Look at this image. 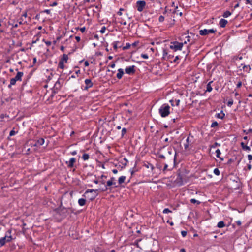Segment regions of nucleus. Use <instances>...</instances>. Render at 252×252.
Listing matches in <instances>:
<instances>
[{
    "mask_svg": "<svg viewBox=\"0 0 252 252\" xmlns=\"http://www.w3.org/2000/svg\"><path fill=\"white\" fill-rule=\"evenodd\" d=\"M139 42H135L134 43H133L132 44H131V46L133 47H135L138 44Z\"/></svg>",
    "mask_w": 252,
    "mask_h": 252,
    "instance_id": "nucleus-47",
    "label": "nucleus"
},
{
    "mask_svg": "<svg viewBox=\"0 0 252 252\" xmlns=\"http://www.w3.org/2000/svg\"><path fill=\"white\" fill-rule=\"evenodd\" d=\"M64 63H63V61H60L59 67L61 69H63L64 68Z\"/></svg>",
    "mask_w": 252,
    "mask_h": 252,
    "instance_id": "nucleus-33",
    "label": "nucleus"
},
{
    "mask_svg": "<svg viewBox=\"0 0 252 252\" xmlns=\"http://www.w3.org/2000/svg\"><path fill=\"white\" fill-rule=\"evenodd\" d=\"M57 5V2H54L53 3H52L51 4V6H55Z\"/></svg>",
    "mask_w": 252,
    "mask_h": 252,
    "instance_id": "nucleus-56",
    "label": "nucleus"
},
{
    "mask_svg": "<svg viewBox=\"0 0 252 252\" xmlns=\"http://www.w3.org/2000/svg\"><path fill=\"white\" fill-rule=\"evenodd\" d=\"M218 124L217 122H214L212 123L211 124V127H214L215 126H218Z\"/></svg>",
    "mask_w": 252,
    "mask_h": 252,
    "instance_id": "nucleus-41",
    "label": "nucleus"
},
{
    "mask_svg": "<svg viewBox=\"0 0 252 252\" xmlns=\"http://www.w3.org/2000/svg\"><path fill=\"white\" fill-rule=\"evenodd\" d=\"M23 76L22 72H18L14 79L16 81H21L22 77Z\"/></svg>",
    "mask_w": 252,
    "mask_h": 252,
    "instance_id": "nucleus-11",
    "label": "nucleus"
},
{
    "mask_svg": "<svg viewBox=\"0 0 252 252\" xmlns=\"http://www.w3.org/2000/svg\"><path fill=\"white\" fill-rule=\"evenodd\" d=\"M141 56L142 58L145 59H147L148 58V56L147 54H141Z\"/></svg>",
    "mask_w": 252,
    "mask_h": 252,
    "instance_id": "nucleus-43",
    "label": "nucleus"
},
{
    "mask_svg": "<svg viewBox=\"0 0 252 252\" xmlns=\"http://www.w3.org/2000/svg\"><path fill=\"white\" fill-rule=\"evenodd\" d=\"M169 57V56H168L167 51L166 50L164 49L163 50V57H162L163 59L165 60H168Z\"/></svg>",
    "mask_w": 252,
    "mask_h": 252,
    "instance_id": "nucleus-14",
    "label": "nucleus"
},
{
    "mask_svg": "<svg viewBox=\"0 0 252 252\" xmlns=\"http://www.w3.org/2000/svg\"><path fill=\"white\" fill-rule=\"evenodd\" d=\"M68 59V56L66 54H63L60 61H63V63H66Z\"/></svg>",
    "mask_w": 252,
    "mask_h": 252,
    "instance_id": "nucleus-21",
    "label": "nucleus"
},
{
    "mask_svg": "<svg viewBox=\"0 0 252 252\" xmlns=\"http://www.w3.org/2000/svg\"><path fill=\"white\" fill-rule=\"evenodd\" d=\"M186 38H187V40H185L183 43V45L184 44H186L188 42H189L190 41V36H189V35H188L186 37Z\"/></svg>",
    "mask_w": 252,
    "mask_h": 252,
    "instance_id": "nucleus-30",
    "label": "nucleus"
},
{
    "mask_svg": "<svg viewBox=\"0 0 252 252\" xmlns=\"http://www.w3.org/2000/svg\"><path fill=\"white\" fill-rule=\"evenodd\" d=\"M16 82V81L14 79V78H12L10 79V83L8 85V87L10 88L12 85H14L15 84Z\"/></svg>",
    "mask_w": 252,
    "mask_h": 252,
    "instance_id": "nucleus-25",
    "label": "nucleus"
},
{
    "mask_svg": "<svg viewBox=\"0 0 252 252\" xmlns=\"http://www.w3.org/2000/svg\"><path fill=\"white\" fill-rule=\"evenodd\" d=\"M241 86H242V83H241V82H240H240H239L238 83V84H237V87L238 88H239V87H240Z\"/></svg>",
    "mask_w": 252,
    "mask_h": 252,
    "instance_id": "nucleus-52",
    "label": "nucleus"
},
{
    "mask_svg": "<svg viewBox=\"0 0 252 252\" xmlns=\"http://www.w3.org/2000/svg\"><path fill=\"white\" fill-rule=\"evenodd\" d=\"M59 85H60V82H59V81H58L55 83V86L56 87H58V86H59Z\"/></svg>",
    "mask_w": 252,
    "mask_h": 252,
    "instance_id": "nucleus-61",
    "label": "nucleus"
},
{
    "mask_svg": "<svg viewBox=\"0 0 252 252\" xmlns=\"http://www.w3.org/2000/svg\"><path fill=\"white\" fill-rule=\"evenodd\" d=\"M75 39L78 42L80 41V37L79 36H75Z\"/></svg>",
    "mask_w": 252,
    "mask_h": 252,
    "instance_id": "nucleus-59",
    "label": "nucleus"
},
{
    "mask_svg": "<svg viewBox=\"0 0 252 252\" xmlns=\"http://www.w3.org/2000/svg\"><path fill=\"white\" fill-rule=\"evenodd\" d=\"M231 14V13L230 12H229V11H226L223 13V17L224 18H227L228 17L230 16Z\"/></svg>",
    "mask_w": 252,
    "mask_h": 252,
    "instance_id": "nucleus-26",
    "label": "nucleus"
},
{
    "mask_svg": "<svg viewBox=\"0 0 252 252\" xmlns=\"http://www.w3.org/2000/svg\"><path fill=\"white\" fill-rule=\"evenodd\" d=\"M158 20L160 22H162L164 20V17L161 15L159 16Z\"/></svg>",
    "mask_w": 252,
    "mask_h": 252,
    "instance_id": "nucleus-40",
    "label": "nucleus"
},
{
    "mask_svg": "<svg viewBox=\"0 0 252 252\" xmlns=\"http://www.w3.org/2000/svg\"><path fill=\"white\" fill-rule=\"evenodd\" d=\"M126 132V129L125 128H123L122 130V136H123Z\"/></svg>",
    "mask_w": 252,
    "mask_h": 252,
    "instance_id": "nucleus-44",
    "label": "nucleus"
},
{
    "mask_svg": "<svg viewBox=\"0 0 252 252\" xmlns=\"http://www.w3.org/2000/svg\"><path fill=\"white\" fill-rule=\"evenodd\" d=\"M190 202H191V203H194V204L196 203L197 204H199L200 203V201H199L195 199H193V198L191 199L190 200Z\"/></svg>",
    "mask_w": 252,
    "mask_h": 252,
    "instance_id": "nucleus-34",
    "label": "nucleus"
},
{
    "mask_svg": "<svg viewBox=\"0 0 252 252\" xmlns=\"http://www.w3.org/2000/svg\"><path fill=\"white\" fill-rule=\"evenodd\" d=\"M126 179V177L125 176H121L119 179H118V182L120 185L122 184V183H124L125 180Z\"/></svg>",
    "mask_w": 252,
    "mask_h": 252,
    "instance_id": "nucleus-17",
    "label": "nucleus"
},
{
    "mask_svg": "<svg viewBox=\"0 0 252 252\" xmlns=\"http://www.w3.org/2000/svg\"><path fill=\"white\" fill-rule=\"evenodd\" d=\"M241 146L244 150L250 151V147L249 146L245 145L243 142L241 143Z\"/></svg>",
    "mask_w": 252,
    "mask_h": 252,
    "instance_id": "nucleus-24",
    "label": "nucleus"
},
{
    "mask_svg": "<svg viewBox=\"0 0 252 252\" xmlns=\"http://www.w3.org/2000/svg\"><path fill=\"white\" fill-rule=\"evenodd\" d=\"M118 72L117 73L116 76L118 79H120L122 78L124 72V70L122 68H120L118 70Z\"/></svg>",
    "mask_w": 252,
    "mask_h": 252,
    "instance_id": "nucleus-12",
    "label": "nucleus"
},
{
    "mask_svg": "<svg viewBox=\"0 0 252 252\" xmlns=\"http://www.w3.org/2000/svg\"><path fill=\"white\" fill-rule=\"evenodd\" d=\"M124 10H125L124 9L120 8L119 9V11L117 13L118 15H119V16H122V11H123Z\"/></svg>",
    "mask_w": 252,
    "mask_h": 252,
    "instance_id": "nucleus-39",
    "label": "nucleus"
},
{
    "mask_svg": "<svg viewBox=\"0 0 252 252\" xmlns=\"http://www.w3.org/2000/svg\"><path fill=\"white\" fill-rule=\"evenodd\" d=\"M213 172L217 176H219L220 174V172L218 168L214 169Z\"/></svg>",
    "mask_w": 252,
    "mask_h": 252,
    "instance_id": "nucleus-31",
    "label": "nucleus"
},
{
    "mask_svg": "<svg viewBox=\"0 0 252 252\" xmlns=\"http://www.w3.org/2000/svg\"><path fill=\"white\" fill-rule=\"evenodd\" d=\"M134 67H135V66L134 65L126 67L125 69L126 73L128 74H132L134 73V72H135Z\"/></svg>",
    "mask_w": 252,
    "mask_h": 252,
    "instance_id": "nucleus-7",
    "label": "nucleus"
},
{
    "mask_svg": "<svg viewBox=\"0 0 252 252\" xmlns=\"http://www.w3.org/2000/svg\"><path fill=\"white\" fill-rule=\"evenodd\" d=\"M120 23L124 25H126L127 24L126 22L122 18H121Z\"/></svg>",
    "mask_w": 252,
    "mask_h": 252,
    "instance_id": "nucleus-35",
    "label": "nucleus"
},
{
    "mask_svg": "<svg viewBox=\"0 0 252 252\" xmlns=\"http://www.w3.org/2000/svg\"><path fill=\"white\" fill-rule=\"evenodd\" d=\"M246 0V4H250L251 5H252V0Z\"/></svg>",
    "mask_w": 252,
    "mask_h": 252,
    "instance_id": "nucleus-48",
    "label": "nucleus"
},
{
    "mask_svg": "<svg viewBox=\"0 0 252 252\" xmlns=\"http://www.w3.org/2000/svg\"><path fill=\"white\" fill-rule=\"evenodd\" d=\"M171 12V10H170L169 11L167 10H165V11L164 12L163 14H167V15H168L169 14H170Z\"/></svg>",
    "mask_w": 252,
    "mask_h": 252,
    "instance_id": "nucleus-50",
    "label": "nucleus"
},
{
    "mask_svg": "<svg viewBox=\"0 0 252 252\" xmlns=\"http://www.w3.org/2000/svg\"><path fill=\"white\" fill-rule=\"evenodd\" d=\"M70 154H71L72 155H76V154H77V151H73L71 152L70 153Z\"/></svg>",
    "mask_w": 252,
    "mask_h": 252,
    "instance_id": "nucleus-54",
    "label": "nucleus"
},
{
    "mask_svg": "<svg viewBox=\"0 0 252 252\" xmlns=\"http://www.w3.org/2000/svg\"><path fill=\"white\" fill-rule=\"evenodd\" d=\"M213 82V81H210L209 82L207 85V89H206V91L208 92H210L212 91V87L211 85V83Z\"/></svg>",
    "mask_w": 252,
    "mask_h": 252,
    "instance_id": "nucleus-18",
    "label": "nucleus"
},
{
    "mask_svg": "<svg viewBox=\"0 0 252 252\" xmlns=\"http://www.w3.org/2000/svg\"><path fill=\"white\" fill-rule=\"evenodd\" d=\"M82 158L84 160H87L89 158V155L88 154H84L82 156Z\"/></svg>",
    "mask_w": 252,
    "mask_h": 252,
    "instance_id": "nucleus-28",
    "label": "nucleus"
},
{
    "mask_svg": "<svg viewBox=\"0 0 252 252\" xmlns=\"http://www.w3.org/2000/svg\"><path fill=\"white\" fill-rule=\"evenodd\" d=\"M84 65H85V66H88L89 65V62L88 61H85Z\"/></svg>",
    "mask_w": 252,
    "mask_h": 252,
    "instance_id": "nucleus-60",
    "label": "nucleus"
},
{
    "mask_svg": "<svg viewBox=\"0 0 252 252\" xmlns=\"http://www.w3.org/2000/svg\"><path fill=\"white\" fill-rule=\"evenodd\" d=\"M99 183H100L101 184H102L103 185H104L105 184V181L102 179L101 180H100Z\"/></svg>",
    "mask_w": 252,
    "mask_h": 252,
    "instance_id": "nucleus-58",
    "label": "nucleus"
},
{
    "mask_svg": "<svg viewBox=\"0 0 252 252\" xmlns=\"http://www.w3.org/2000/svg\"><path fill=\"white\" fill-rule=\"evenodd\" d=\"M183 46V42H179L177 41L172 42L170 45V48L172 49L174 52L181 51Z\"/></svg>",
    "mask_w": 252,
    "mask_h": 252,
    "instance_id": "nucleus-2",
    "label": "nucleus"
},
{
    "mask_svg": "<svg viewBox=\"0 0 252 252\" xmlns=\"http://www.w3.org/2000/svg\"><path fill=\"white\" fill-rule=\"evenodd\" d=\"M75 162L76 159L74 158H72L69 161H66V164L69 168H71L73 167Z\"/></svg>",
    "mask_w": 252,
    "mask_h": 252,
    "instance_id": "nucleus-10",
    "label": "nucleus"
},
{
    "mask_svg": "<svg viewBox=\"0 0 252 252\" xmlns=\"http://www.w3.org/2000/svg\"><path fill=\"white\" fill-rule=\"evenodd\" d=\"M80 30L82 32H84L86 30V28L85 27H82L80 28Z\"/></svg>",
    "mask_w": 252,
    "mask_h": 252,
    "instance_id": "nucleus-49",
    "label": "nucleus"
},
{
    "mask_svg": "<svg viewBox=\"0 0 252 252\" xmlns=\"http://www.w3.org/2000/svg\"><path fill=\"white\" fill-rule=\"evenodd\" d=\"M86 202V199L84 198H80L78 200V204L81 206H84Z\"/></svg>",
    "mask_w": 252,
    "mask_h": 252,
    "instance_id": "nucleus-16",
    "label": "nucleus"
},
{
    "mask_svg": "<svg viewBox=\"0 0 252 252\" xmlns=\"http://www.w3.org/2000/svg\"><path fill=\"white\" fill-rule=\"evenodd\" d=\"M105 31H106V27L105 26H103L101 28V29L100 31V32L101 33H104L105 32Z\"/></svg>",
    "mask_w": 252,
    "mask_h": 252,
    "instance_id": "nucleus-38",
    "label": "nucleus"
},
{
    "mask_svg": "<svg viewBox=\"0 0 252 252\" xmlns=\"http://www.w3.org/2000/svg\"><path fill=\"white\" fill-rule=\"evenodd\" d=\"M248 159L249 160H252V156L251 155H248Z\"/></svg>",
    "mask_w": 252,
    "mask_h": 252,
    "instance_id": "nucleus-51",
    "label": "nucleus"
},
{
    "mask_svg": "<svg viewBox=\"0 0 252 252\" xmlns=\"http://www.w3.org/2000/svg\"><path fill=\"white\" fill-rule=\"evenodd\" d=\"M12 240L10 231L6 232L4 237L0 239V247L3 246L6 242H10Z\"/></svg>",
    "mask_w": 252,
    "mask_h": 252,
    "instance_id": "nucleus-3",
    "label": "nucleus"
},
{
    "mask_svg": "<svg viewBox=\"0 0 252 252\" xmlns=\"http://www.w3.org/2000/svg\"><path fill=\"white\" fill-rule=\"evenodd\" d=\"M180 100H175V101H173V100H171L170 101V102L171 103V104L172 106H174V105L178 106L180 103Z\"/></svg>",
    "mask_w": 252,
    "mask_h": 252,
    "instance_id": "nucleus-15",
    "label": "nucleus"
},
{
    "mask_svg": "<svg viewBox=\"0 0 252 252\" xmlns=\"http://www.w3.org/2000/svg\"><path fill=\"white\" fill-rule=\"evenodd\" d=\"M95 191V190L93 189H87L85 192L84 193V194H83V196H86V195L89 192H94Z\"/></svg>",
    "mask_w": 252,
    "mask_h": 252,
    "instance_id": "nucleus-27",
    "label": "nucleus"
},
{
    "mask_svg": "<svg viewBox=\"0 0 252 252\" xmlns=\"http://www.w3.org/2000/svg\"><path fill=\"white\" fill-rule=\"evenodd\" d=\"M119 41H114L112 43V45L115 50H117L118 48Z\"/></svg>",
    "mask_w": 252,
    "mask_h": 252,
    "instance_id": "nucleus-23",
    "label": "nucleus"
},
{
    "mask_svg": "<svg viewBox=\"0 0 252 252\" xmlns=\"http://www.w3.org/2000/svg\"><path fill=\"white\" fill-rule=\"evenodd\" d=\"M170 106L167 104H163L159 109V113L162 117H166L170 114Z\"/></svg>",
    "mask_w": 252,
    "mask_h": 252,
    "instance_id": "nucleus-1",
    "label": "nucleus"
},
{
    "mask_svg": "<svg viewBox=\"0 0 252 252\" xmlns=\"http://www.w3.org/2000/svg\"><path fill=\"white\" fill-rule=\"evenodd\" d=\"M187 232L186 231H181V234L183 237H185L187 235Z\"/></svg>",
    "mask_w": 252,
    "mask_h": 252,
    "instance_id": "nucleus-46",
    "label": "nucleus"
},
{
    "mask_svg": "<svg viewBox=\"0 0 252 252\" xmlns=\"http://www.w3.org/2000/svg\"><path fill=\"white\" fill-rule=\"evenodd\" d=\"M146 6V2L144 1L139 0L136 2L137 9L139 12H142Z\"/></svg>",
    "mask_w": 252,
    "mask_h": 252,
    "instance_id": "nucleus-5",
    "label": "nucleus"
},
{
    "mask_svg": "<svg viewBox=\"0 0 252 252\" xmlns=\"http://www.w3.org/2000/svg\"><path fill=\"white\" fill-rule=\"evenodd\" d=\"M216 117L222 119L224 117V114L222 112L221 114L218 113L216 114Z\"/></svg>",
    "mask_w": 252,
    "mask_h": 252,
    "instance_id": "nucleus-29",
    "label": "nucleus"
},
{
    "mask_svg": "<svg viewBox=\"0 0 252 252\" xmlns=\"http://www.w3.org/2000/svg\"><path fill=\"white\" fill-rule=\"evenodd\" d=\"M173 14H179L180 16H182V12H179V10H178V7L176 6L175 8V10L172 12Z\"/></svg>",
    "mask_w": 252,
    "mask_h": 252,
    "instance_id": "nucleus-19",
    "label": "nucleus"
},
{
    "mask_svg": "<svg viewBox=\"0 0 252 252\" xmlns=\"http://www.w3.org/2000/svg\"><path fill=\"white\" fill-rule=\"evenodd\" d=\"M116 183L115 182V178L112 177L111 178L110 180L107 182L106 185L104 187L102 188V189H101L102 191H105L108 189L107 187H110L112 185L115 186V187H117V186H116Z\"/></svg>",
    "mask_w": 252,
    "mask_h": 252,
    "instance_id": "nucleus-4",
    "label": "nucleus"
},
{
    "mask_svg": "<svg viewBox=\"0 0 252 252\" xmlns=\"http://www.w3.org/2000/svg\"><path fill=\"white\" fill-rule=\"evenodd\" d=\"M44 143V139L43 138H40L38 139L36 142L37 145H42Z\"/></svg>",
    "mask_w": 252,
    "mask_h": 252,
    "instance_id": "nucleus-22",
    "label": "nucleus"
},
{
    "mask_svg": "<svg viewBox=\"0 0 252 252\" xmlns=\"http://www.w3.org/2000/svg\"><path fill=\"white\" fill-rule=\"evenodd\" d=\"M85 86L84 87V90H88L89 88L92 87L93 85V83L92 82L91 80L90 79H86L85 80Z\"/></svg>",
    "mask_w": 252,
    "mask_h": 252,
    "instance_id": "nucleus-8",
    "label": "nucleus"
},
{
    "mask_svg": "<svg viewBox=\"0 0 252 252\" xmlns=\"http://www.w3.org/2000/svg\"><path fill=\"white\" fill-rule=\"evenodd\" d=\"M171 212H172V211L168 208H165L163 210V213H164V214H167L168 213H171Z\"/></svg>",
    "mask_w": 252,
    "mask_h": 252,
    "instance_id": "nucleus-37",
    "label": "nucleus"
},
{
    "mask_svg": "<svg viewBox=\"0 0 252 252\" xmlns=\"http://www.w3.org/2000/svg\"><path fill=\"white\" fill-rule=\"evenodd\" d=\"M100 178L101 179H106L107 178V176H105V175H102L100 177Z\"/></svg>",
    "mask_w": 252,
    "mask_h": 252,
    "instance_id": "nucleus-57",
    "label": "nucleus"
},
{
    "mask_svg": "<svg viewBox=\"0 0 252 252\" xmlns=\"http://www.w3.org/2000/svg\"><path fill=\"white\" fill-rule=\"evenodd\" d=\"M218 227L220 228H223L225 226V223L223 221H220L217 224Z\"/></svg>",
    "mask_w": 252,
    "mask_h": 252,
    "instance_id": "nucleus-20",
    "label": "nucleus"
},
{
    "mask_svg": "<svg viewBox=\"0 0 252 252\" xmlns=\"http://www.w3.org/2000/svg\"><path fill=\"white\" fill-rule=\"evenodd\" d=\"M15 134V132L13 130L11 131L10 132V136H13Z\"/></svg>",
    "mask_w": 252,
    "mask_h": 252,
    "instance_id": "nucleus-62",
    "label": "nucleus"
},
{
    "mask_svg": "<svg viewBox=\"0 0 252 252\" xmlns=\"http://www.w3.org/2000/svg\"><path fill=\"white\" fill-rule=\"evenodd\" d=\"M131 46V45L130 44H129V43H127L126 44V46L123 47V49L126 50V49H129Z\"/></svg>",
    "mask_w": 252,
    "mask_h": 252,
    "instance_id": "nucleus-36",
    "label": "nucleus"
},
{
    "mask_svg": "<svg viewBox=\"0 0 252 252\" xmlns=\"http://www.w3.org/2000/svg\"><path fill=\"white\" fill-rule=\"evenodd\" d=\"M56 211L57 213H59L60 215H61L62 217H64L66 216V213L67 210L65 208H59L57 209Z\"/></svg>",
    "mask_w": 252,
    "mask_h": 252,
    "instance_id": "nucleus-9",
    "label": "nucleus"
},
{
    "mask_svg": "<svg viewBox=\"0 0 252 252\" xmlns=\"http://www.w3.org/2000/svg\"><path fill=\"white\" fill-rule=\"evenodd\" d=\"M227 23L228 22L226 20L221 19L220 21L219 24L221 27H224Z\"/></svg>",
    "mask_w": 252,
    "mask_h": 252,
    "instance_id": "nucleus-13",
    "label": "nucleus"
},
{
    "mask_svg": "<svg viewBox=\"0 0 252 252\" xmlns=\"http://www.w3.org/2000/svg\"><path fill=\"white\" fill-rule=\"evenodd\" d=\"M233 103V100L231 99V100H230L228 102V103H227V105H228V106L230 107V106H231L232 105Z\"/></svg>",
    "mask_w": 252,
    "mask_h": 252,
    "instance_id": "nucleus-42",
    "label": "nucleus"
},
{
    "mask_svg": "<svg viewBox=\"0 0 252 252\" xmlns=\"http://www.w3.org/2000/svg\"><path fill=\"white\" fill-rule=\"evenodd\" d=\"M215 32V30H214L213 29H204V30H200L199 31V34L201 35H206L209 34V33H213Z\"/></svg>",
    "mask_w": 252,
    "mask_h": 252,
    "instance_id": "nucleus-6",
    "label": "nucleus"
},
{
    "mask_svg": "<svg viewBox=\"0 0 252 252\" xmlns=\"http://www.w3.org/2000/svg\"><path fill=\"white\" fill-rule=\"evenodd\" d=\"M45 43L47 45L49 46L51 45V42L50 41H46Z\"/></svg>",
    "mask_w": 252,
    "mask_h": 252,
    "instance_id": "nucleus-64",
    "label": "nucleus"
},
{
    "mask_svg": "<svg viewBox=\"0 0 252 252\" xmlns=\"http://www.w3.org/2000/svg\"><path fill=\"white\" fill-rule=\"evenodd\" d=\"M112 172L114 173V174H117L118 173V170L117 169H113L112 170Z\"/></svg>",
    "mask_w": 252,
    "mask_h": 252,
    "instance_id": "nucleus-63",
    "label": "nucleus"
},
{
    "mask_svg": "<svg viewBox=\"0 0 252 252\" xmlns=\"http://www.w3.org/2000/svg\"><path fill=\"white\" fill-rule=\"evenodd\" d=\"M216 157L217 158H220V156L221 154V152L219 149H218L216 150Z\"/></svg>",
    "mask_w": 252,
    "mask_h": 252,
    "instance_id": "nucleus-32",
    "label": "nucleus"
},
{
    "mask_svg": "<svg viewBox=\"0 0 252 252\" xmlns=\"http://www.w3.org/2000/svg\"><path fill=\"white\" fill-rule=\"evenodd\" d=\"M186 142L189 143V142H190V138H189V137H187V138L186 139Z\"/></svg>",
    "mask_w": 252,
    "mask_h": 252,
    "instance_id": "nucleus-55",
    "label": "nucleus"
},
{
    "mask_svg": "<svg viewBox=\"0 0 252 252\" xmlns=\"http://www.w3.org/2000/svg\"><path fill=\"white\" fill-rule=\"evenodd\" d=\"M189 143H188L186 142L184 144V148L186 150H188L189 149Z\"/></svg>",
    "mask_w": 252,
    "mask_h": 252,
    "instance_id": "nucleus-45",
    "label": "nucleus"
},
{
    "mask_svg": "<svg viewBox=\"0 0 252 252\" xmlns=\"http://www.w3.org/2000/svg\"><path fill=\"white\" fill-rule=\"evenodd\" d=\"M236 223L238 225L240 226L241 225V220H239L236 221Z\"/></svg>",
    "mask_w": 252,
    "mask_h": 252,
    "instance_id": "nucleus-53",
    "label": "nucleus"
}]
</instances>
